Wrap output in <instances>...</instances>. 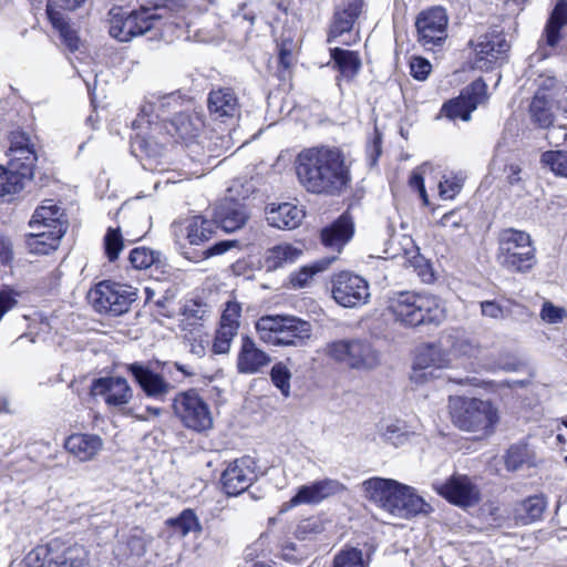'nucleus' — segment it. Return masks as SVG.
<instances>
[{"label":"nucleus","mask_w":567,"mask_h":567,"mask_svg":"<svg viewBox=\"0 0 567 567\" xmlns=\"http://www.w3.org/2000/svg\"><path fill=\"white\" fill-rule=\"evenodd\" d=\"M300 184L313 194H339L350 182L342 152L336 147H312L300 152L296 159Z\"/></svg>","instance_id":"obj_1"},{"label":"nucleus","mask_w":567,"mask_h":567,"mask_svg":"<svg viewBox=\"0 0 567 567\" xmlns=\"http://www.w3.org/2000/svg\"><path fill=\"white\" fill-rule=\"evenodd\" d=\"M179 105V96L175 93L165 95H151V97L141 107V114L132 122V128L136 134L131 137L132 153L137 152L148 157L162 155L164 151V141L158 140L162 134L163 124L153 121V113L156 118L164 117L165 113L175 110Z\"/></svg>","instance_id":"obj_2"},{"label":"nucleus","mask_w":567,"mask_h":567,"mask_svg":"<svg viewBox=\"0 0 567 567\" xmlns=\"http://www.w3.org/2000/svg\"><path fill=\"white\" fill-rule=\"evenodd\" d=\"M450 409L453 424L477 439L491 436L499 421L497 408L488 400L457 396L450 400Z\"/></svg>","instance_id":"obj_3"},{"label":"nucleus","mask_w":567,"mask_h":567,"mask_svg":"<svg viewBox=\"0 0 567 567\" xmlns=\"http://www.w3.org/2000/svg\"><path fill=\"white\" fill-rule=\"evenodd\" d=\"M388 309L394 320L405 327L440 324L445 319L441 301L430 295L399 292L389 299Z\"/></svg>","instance_id":"obj_4"},{"label":"nucleus","mask_w":567,"mask_h":567,"mask_svg":"<svg viewBox=\"0 0 567 567\" xmlns=\"http://www.w3.org/2000/svg\"><path fill=\"white\" fill-rule=\"evenodd\" d=\"M89 550L73 537L64 535L39 545L25 556L28 567H84Z\"/></svg>","instance_id":"obj_5"},{"label":"nucleus","mask_w":567,"mask_h":567,"mask_svg":"<svg viewBox=\"0 0 567 567\" xmlns=\"http://www.w3.org/2000/svg\"><path fill=\"white\" fill-rule=\"evenodd\" d=\"M255 328L259 340L274 347H296L311 337L310 322L293 316H262Z\"/></svg>","instance_id":"obj_6"},{"label":"nucleus","mask_w":567,"mask_h":567,"mask_svg":"<svg viewBox=\"0 0 567 567\" xmlns=\"http://www.w3.org/2000/svg\"><path fill=\"white\" fill-rule=\"evenodd\" d=\"M323 353L351 370L371 371L380 365V354L372 344L361 339H342L329 342Z\"/></svg>","instance_id":"obj_7"},{"label":"nucleus","mask_w":567,"mask_h":567,"mask_svg":"<svg viewBox=\"0 0 567 567\" xmlns=\"http://www.w3.org/2000/svg\"><path fill=\"white\" fill-rule=\"evenodd\" d=\"M534 260V248L527 233L504 229L498 236L497 261L511 271H525Z\"/></svg>","instance_id":"obj_8"},{"label":"nucleus","mask_w":567,"mask_h":567,"mask_svg":"<svg viewBox=\"0 0 567 567\" xmlns=\"http://www.w3.org/2000/svg\"><path fill=\"white\" fill-rule=\"evenodd\" d=\"M473 50L472 66L481 71H489L502 65L511 49L506 35L496 29L476 34L470 40Z\"/></svg>","instance_id":"obj_9"},{"label":"nucleus","mask_w":567,"mask_h":567,"mask_svg":"<svg viewBox=\"0 0 567 567\" xmlns=\"http://www.w3.org/2000/svg\"><path fill=\"white\" fill-rule=\"evenodd\" d=\"M159 10L158 3H155L153 7L141 4L138 10H134L125 16L114 13L113 9L111 11L110 35L121 42H127L134 37L146 33L162 20Z\"/></svg>","instance_id":"obj_10"},{"label":"nucleus","mask_w":567,"mask_h":567,"mask_svg":"<svg viewBox=\"0 0 567 567\" xmlns=\"http://www.w3.org/2000/svg\"><path fill=\"white\" fill-rule=\"evenodd\" d=\"M136 296L134 287L110 280L99 282L89 291V300L94 309L114 317L127 312Z\"/></svg>","instance_id":"obj_11"},{"label":"nucleus","mask_w":567,"mask_h":567,"mask_svg":"<svg viewBox=\"0 0 567 567\" xmlns=\"http://www.w3.org/2000/svg\"><path fill=\"white\" fill-rule=\"evenodd\" d=\"M175 415L188 429L204 432L213 427V415L206 401L194 390L178 393L173 401Z\"/></svg>","instance_id":"obj_12"},{"label":"nucleus","mask_w":567,"mask_h":567,"mask_svg":"<svg viewBox=\"0 0 567 567\" xmlns=\"http://www.w3.org/2000/svg\"><path fill=\"white\" fill-rule=\"evenodd\" d=\"M449 16L442 7L421 11L415 20L417 42L426 50L441 48L447 39Z\"/></svg>","instance_id":"obj_13"},{"label":"nucleus","mask_w":567,"mask_h":567,"mask_svg":"<svg viewBox=\"0 0 567 567\" xmlns=\"http://www.w3.org/2000/svg\"><path fill=\"white\" fill-rule=\"evenodd\" d=\"M332 297L344 308L361 307L370 300V287L361 276L342 271L332 279Z\"/></svg>","instance_id":"obj_14"},{"label":"nucleus","mask_w":567,"mask_h":567,"mask_svg":"<svg viewBox=\"0 0 567 567\" xmlns=\"http://www.w3.org/2000/svg\"><path fill=\"white\" fill-rule=\"evenodd\" d=\"M91 391L93 395L101 396L109 409L132 414L126 405L133 399V389L125 378H99L93 381Z\"/></svg>","instance_id":"obj_15"},{"label":"nucleus","mask_w":567,"mask_h":567,"mask_svg":"<svg viewBox=\"0 0 567 567\" xmlns=\"http://www.w3.org/2000/svg\"><path fill=\"white\" fill-rule=\"evenodd\" d=\"M432 486L437 494L461 507L473 506L480 502V489L466 475L454 474L446 481L436 480Z\"/></svg>","instance_id":"obj_16"},{"label":"nucleus","mask_w":567,"mask_h":567,"mask_svg":"<svg viewBox=\"0 0 567 567\" xmlns=\"http://www.w3.org/2000/svg\"><path fill=\"white\" fill-rule=\"evenodd\" d=\"M486 91V83L478 79L465 87L457 99L445 103L441 112L450 120L468 121L471 113L487 100Z\"/></svg>","instance_id":"obj_17"},{"label":"nucleus","mask_w":567,"mask_h":567,"mask_svg":"<svg viewBox=\"0 0 567 567\" xmlns=\"http://www.w3.org/2000/svg\"><path fill=\"white\" fill-rule=\"evenodd\" d=\"M256 463L244 456L229 463L221 474L223 488L227 495L237 496L245 492L256 480Z\"/></svg>","instance_id":"obj_18"},{"label":"nucleus","mask_w":567,"mask_h":567,"mask_svg":"<svg viewBox=\"0 0 567 567\" xmlns=\"http://www.w3.org/2000/svg\"><path fill=\"white\" fill-rule=\"evenodd\" d=\"M451 360L447 353L435 344L420 348L415 354L411 380L422 383L434 377L435 370L449 368Z\"/></svg>","instance_id":"obj_19"},{"label":"nucleus","mask_w":567,"mask_h":567,"mask_svg":"<svg viewBox=\"0 0 567 567\" xmlns=\"http://www.w3.org/2000/svg\"><path fill=\"white\" fill-rule=\"evenodd\" d=\"M344 486L338 480L323 478L310 484L301 485L296 495L284 506L286 509L300 505H317L328 497L342 492Z\"/></svg>","instance_id":"obj_20"},{"label":"nucleus","mask_w":567,"mask_h":567,"mask_svg":"<svg viewBox=\"0 0 567 567\" xmlns=\"http://www.w3.org/2000/svg\"><path fill=\"white\" fill-rule=\"evenodd\" d=\"M399 487L400 482L383 477H371L361 484L364 498L391 516Z\"/></svg>","instance_id":"obj_21"},{"label":"nucleus","mask_w":567,"mask_h":567,"mask_svg":"<svg viewBox=\"0 0 567 567\" xmlns=\"http://www.w3.org/2000/svg\"><path fill=\"white\" fill-rule=\"evenodd\" d=\"M126 370L147 398L163 401L173 390V385L162 374L143 363L127 364Z\"/></svg>","instance_id":"obj_22"},{"label":"nucleus","mask_w":567,"mask_h":567,"mask_svg":"<svg viewBox=\"0 0 567 567\" xmlns=\"http://www.w3.org/2000/svg\"><path fill=\"white\" fill-rule=\"evenodd\" d=\"M215 229L214 220L195 215L172 224L171 230L176 243L186 239L190 245H202L208 241Z\"/></svg>","instance_id":"obj_23"},{"label":"nucleus","mask_w":567,"mask_h":567,"mask_svg":"<svg viewBox=\"0 0 567 567\" xmlns=\"http://www.w3.org/2000/svg\"><path fill=\"white\" fill-rule=\"evenodd\" d=\"M271 362V357L260 349L249 336H243L236 358V369L240 374L260 373Z\"/></svg>","instance_id":"obj_24"},{"label":"nucleus","mask_w":567,"mask_h":567,"mask_svg":"<svg viewBox=\"0 0 567 567\" xmlns=\"http://www.w3.org/2000/svg\"><path fill=\"white\" fill-rule=\"evenodd\" d=\"M249 214L243 203L225 197L214 207L213 220L226 233H233L246 225Z\"/></svg>","instance_id":"obj_25"},{"label":"nucleus","mask_w":567,"mask_h":567,"mask_svg":"<svg viewBox=\"0 0 567 567\" xmlns=\"http://www.w3.org/2000/svg\"><path fill=\"white\" fill-rule=\"evenodd\" d=\"M431 511L429 503L420 496L412 486L400 483L396 504L392 507V516L401 519H410Z\"/></svg>","instance_id":"obj_26"},{"label":"nucleus","mask_w":567,"mask_h":567,"mask_svg":"<svg viewBox=\"0 0 567 567\" xmlns=\"http://www.w3.org/2000/svg\"><path fill=\"white\" fill-rule=\"evenodd\" d=\"M103 447V439L93 433H73L64 442V449L80 462L94 460Z\"/></svg>","instance_id":"obj_27"},{"label":"nucleus","mask_w":567,"mask_h":567,"mask_svg":"<svg viewBox=\"0 0 567 567\" xmlns=\"http://www.w3.org/2000/svg\"><path fill=\"white\" fill-rule=\"evenodd\" d=\"M208 111L215 120L236 118L240 112L237 95L231 89L212 90L207 100Z\"/></svg>","instance_id":"obj_28"},{"label":"nucleus","mask_w":567,"mask_h":567,"mask_svg":"<svg viewBox=\"0 0 567 567\" xmlns=\"http://www.w3.org/2000/svg\"><path fill=\"white\" fill-rule=\"evenodd\" d=\"M363 0H339L336 4L334 19L330 30V37L337 38L350 32L363 12Z\"/></svg>","instance_id":"obj_29"},{"label":"nucleus","mask_w":567,"mask_h":567,"mask_svg":"<svg viewBox=\"0 0 567 567\" xmlns=\"http://www.w3.org/2000/svg\"><path fill=\"white\" fill-rule=\"evenodd\" d=\"M203 127V122L197 115L187 113H178L171 121L164 122L163 128L165 133L158 134V140L167 142L166 135L176 136L183 141H192L195 138Z\"/></svg>","instance_id":"obj_30"},{"label":"nucleus","mask_w":567,"mask_h":567,"mask_svg":"<svg viewBox=\"0 0 567 567\" xmlns=\"http://www.w3.org/2000/svg\"><path fill=\"white\" fill-rule=\"evenodd\" d=\"M353 235V220L349 214H342L331 226L321 231V241L326 248L340 252Z\"/></svg>","instance_id":"obj_31"},{"label":"nucleus","mask_w":567,"mask_h":567,"mask_svg":"<svg viewBox=\"0 0 567 567\" xmlns=\"http://www.w3.org/2000/svg\"><path fill=\"white\" fill-rule=\"evenodd\" d=\"M25 237L27 248L31 254L47 255L59 247L60 239L65 234L61 226L58 229L31 228Z\"/></svg>","instance_id":"obj_32"},{"label":"nucleus","mask_w":567,"mask_h":567,"mask_svg":"<svg viewBox=\"0 0 567 567\" xmlns=\"http://www.w3.org/2000/svg\"><path fill=\"white\" fill-rule=\"evenodd\" d=\"M305 217V212L291 203H282L267 212V221L279 229H295Z\"/></svg>","instance_id":"obj_33"},{"label":"nucleus","mask_w":567,"mask_h":567,"mask_svg":"<svg viewBox=\"0 0 567 567\" xmlns=\"http://www.w3.org/2000/svg\"><path fill=\"white\" fill-rule=\"evenodd\" d=\"M63 212L52 199H47L39 206L29 223L30 228L58 229L61 226L66 231V223L62 220Z\"/></svg>","instance_id":"obj_34"},{"label":"nucleus","mask_w":567,"mask_h":567,"mask_svg":"<svg viewBox=\"0 0 567 567\" xmlns=\"http://www.w3.org/2000/svg\"><path fill=\"white\" fill-rule=\"evenodd\" d=\"M567 27V1L559 0L553 9L544 30L546 44L555 48L564 38V28Z\"/></svg>","instance_id":"obj_35"},{"label":"nucleus","mask_w":567,"mask_h":567,"mask_svg":"<svg viewBox=\"0 0 567 567\" xmlns=\"http://www.w3.org/2000/svg\"><path fill=\"white\" fill-rule=\"evenodd\" d=\"M302 249L291 244H279L268 249L266 254V266L269 270H276L298 260Z\"/></svg>","instance_id":"obj_36"},{"label":"nucleus","mask_w":567,"mask_h":567,"mask_svg":"<svg viewBox=\"0 0 567 567\" xmlns=\"http://www.w3.org/2000/svg\"><path fill=\"white\" fill-rule=\"evenodd\" d=\"M530 118L542 128H548L554 124L555 114L550 100L544 94H536L529 106Z\"/></svg>","instance_id":"obj_37"},{"label":"nucleus","mask_w":567,"mask_h":567,"mask_svg":"<svg viewBox=\"0 0 567 567\" xmlns=\"http://www.w3.org/2000/svg\"><path fill=\"white\" fill-rule=\"evenodd\" d=\"M10 163L9 166L17 171L27 179L33 177V171L38 159L35 147L20 148L9 152Z\"/></svg>","instance_id":"obj_38"},{"label":"nucleus","mask_w":567,"mask_h":567,"mask_svg":"<svg viewBox=\"0 0 567 567\" xmlns=\"http://www.w3.org/2000/svg\"><path fill=\"white\" fill-rule=\"evenodd\" d=\"M331 58L344 78L352 79L361 68V60L354 51L334 48Z\"/></svg>","instance_id":"obj_39"},{"label":"nucleus","mask_w":567,"mask_h":567,"mask_svg":"<svg viewBox=\"0 0 567 567\" xmlns=\"http://www.w3.org/2000/svg\"><path fill=\"white\" fill-rule=\"evenodd\" d=\"M546 508V503L540 496H532L523 501L516 508V519L526 525L539 519Z\"/></svg>","instance_id":"obj_40"},{"label":"nucleus","mask_w":567,"mask_h":567,"mask_svg":"<svg viewBox=\"0 0 567 567\" xmlns=\"http://www.w3.org/2000/svg\"><path fill=\"white\" fill-rule=\"evenodd\" d=\"M534 465V453L526 444L512 445L505 455V466L508 471H518L524 466Z\"/></svg>","instance_id":"obj_41"},{"label":"nucleus","mask_w":567,"mask_h":567,"mask_svg":"<svg viewBox=\"0 0 567 567\" xmlns=\"http://www.w3.org/2000/svg\"><path fill=\"white\" fill-rule=\"evenodd\" d=\"M25 179L12 167L6 168L0 165V197L12 196L21 192Z\"/></svg>","instance_id":"obj_42"},{"label":"nucleus","mask_w":567,"mask_h":567,"mask_svg":"<svg viewBox=\"0 0 567 567\" xmlns=\"http://www.w3.org/2000/svg\"><path fill=\"white\" fill-rule=\"evenodd\" d=\"M168 523L174 528V532L181 536L202 530L197 516L190 509L183 511L178 517L169 519Z\"/></svg>","instance_id":"obj_43"},{"label":"nucleus","mask_w":567,"mask_h":567,"mask_svg":"<svg viewBox=\"0 0 567 567\" xmlns=\"http://www.w3.org/2000/svg\"><path fill=\"white\" fill-rule=\"evenodd\" d=\"M379 433L384 441L395 446L403 444L406 440L405 425L400 421H385L381 423Z\"/></svg>","instance_id":"obj_44"},{"label":"nucleus","mask_w":567,"mask_h":567,"mask_svg":"<svg viewBox=\"0 0 567 567\" xmlns=\"http://www.w3.org/2000/svg\"><path fill=\"white\" fill-rule=\"evenodd\" d=\"M542 164L556 176L567 178V152L547 151L542 155Z\"/></svg>","instance_id":"obj_45"},{"label":"nucleus","mask_w":567,"mask_h":567,"mask_svg":"<svg viewBox=\"0 0 567 567\" xmlns=\"http://www.w3.org/2000/svg\"><path fill=\"white\" fill-rule=\"evenodd\" d=\"M332 567H368L362 550L355 547L341 549L333 558Z\"/></svg>","instance_id":"obj_46"},{"label":"nucleus","mask_w":567,"mask_h":567,"mask_svg":"<svg viewBox=\"0 0 567 567\" xmlns=\"http://www.w3.org/2000/svg\"><path fill=\"white\" fill-rule=\"evenodd\" d=\"M450 350L456 357H476L480 348L470 338L461 334L449 336Z\"/></svg>","instance_id":"obj_47"},{"label":"nucleus","mask_w":567,"mask_h":567,"mask_svg":"<svg viewBox=\"0 0 567 567\" xmlns=\"http://www.w3.org/2000/svg\"><path fill=\"white\" fill-rule=\"evenodd\" d=\"M292 373L285 362H277L270 371V378L274 385L281 392L285 398L290 395V380Z\"/></svg>","instance_id":"obj_48"},{"label":"nucleus","mask_w":567,"mask_h":567,"mask_svg":"<svg viewBox=\"0 0 567 567\" xmlns=\"http://www.w3.org/2000/svg\"><path fill=\"white\" fill-rule=\"evenodd\" d=\"M336 257H332L328 260L316 262L311 266L302 267L298 272L293 274L291 277V282L293 287L303 288L308 285L309 280L318 272L324 270L328 265L334 260Z\"/></svg>","instance_id":"obj_49"},{"label":"nucleus","mask_w":567,"mask_h":567,"mask_svg":"<svg viewBox=\"0 0 567 567\" xmlns=\"http://www.w3.org/2000/svg\"><path fill=\"white\" fill-rule=\"evenodd\" d=\"M123 237L118 228H109L104 237L105 255L110 261L118 258L123 250Z\"/></svg>","instance_id":"obj_50"},{"label":"nucleus","mask_w":567,"mask_h":567,"mask_svg":"<svg viewBox=\"0 0 567 567\" xmlns=\"http://www.w3.org/2000/svg\"><path fill=\"white\" fill-rule=\"evenodd\" d=\"M237 332L238 330L234 329L231 326L228 328L219 324L213 342V351L218 354L228 353L231 341L237 336Z\"/></svg>","instance_id":"obj_51"},{"label":"nucleus","mask_w":567,"mask_h":567,"mask_svg":"<svg viewBox=\"0 0 567 567\" xmlns=\"http://www.w3.org/2000/svg\"><path fill=\"white\" fill-rule=\"evenodd\" d=\"M156 258L155 252L145 247L134 248L130 252V261L136 269H146L151 267Z\"/></svg>","instance_id":"obj_52"},{"label":"nucleus","mask_w":567,"mask_h":567,"mask_svg":"<svg viewBox=\"0 0 567 567\" xmlns=\"http://www.w3.org/2000/svg\"><path fill=\"white\" fill-rule=\"evenodd\" d=\"M567 311L563 307L555 306L550 301H545L540 310V318L549 324H556L564 321Z\"/></svg>","instance_id":"obj_53"},{"label":"nucleus","mask_w":567,"mask_h":567,"mask_svg":"<svg viewBox=\"0 0 567 567\" xmlns=\"http://www.w3.org/2000/svg\"><path fill=\"white\" fill-rule=\"evenodd\" d=\"M241 307L236 301H228L226 303V308L223 311L220 323L224 327H234V329H239V318H240Z\"/></svg>","instance_id":"obj_54"},{"label":"nucleus","mask_w":567,"mask_h":567,"mask_svg":"<svg viewBox=\"0 0 567 567\" xmlns=\"http://www.w3.org/2000/svg\"><path fill=\"white\" fill-rule=\"evenodd\" d=\"M462 186V179L457 177H444L439 184L441 198L453 199L461 192Z\"/></svg>","instance_id":"obj_55"},{"label":"nucleus","mask_w":567,"mask_h":567,"mask_svg":"<svg viewBox=\"0 0 567 567\" xmlns=\"http://www.w3.org/2000/svg\"><path fill=\"white\" fill-rule=\"evenodd\" d=\"M323 532V525L321 520L317 518H309L302 520L297 527V537L300 539L311 538L312 535H317Z\"/></svg>","instance_id":"obj_56"},{"label":"nucleus","mask_w":567,"mask_h":567,"mask_svg":"<svg viewBox=\"0 0 567 567\" xmlns=\"http://www.w3.org/2000/svg\"><path fill=\"white\" fill-rule=\"evenodd\" d=\"M410 70H411V75L415 80L424 81L429 76V74L432 70V65L426 59L421 58V56H415L410 62Z\"/></svg>","instance_id":"obj_57"},{"label":"nucleus","mask_w":567,"mask_h":567,"mask_svg":"<svg viewBox=\"0 0 567 567\" xmlns=\"http://www.w3.org/2000/svg\"><path fill=\"white\" fill-rule=\"evenodd\" d=\"M148 542H150L148 537L143 535L142 532L136 530V533H134L130 536L127 546L133 555L142 556L146 551Z\"/></svg>","instance_id":"obj_58"},{"label":"nucleus","mask_w":567,"mask_h":567,"mask_svg":"<svg viewBox=\"0 0 567 567\" xmlns=\"http://www.w3.org/2000/svg\"><path fill=\"white\" fill-rule=\"evenodd\" d=\"M439 225L451 231L457 230L463 227V217L458 210H451L442 216Z\"/></svg>","instance_id":"obj_59"},{"label":"nucleus","mask_w":567,"mask_h":567,"mask_svg":"<svg viewBox=\"0 0 567 567\" xmlns=\"http://www.w3.org/2000/svg\"><path fill=\"white\" fill-rule=\"evenodd\" d=\"M35 147L34 142L32 141V137L27 134L25 132H13L11 135V146L9 148V152L18 151L20 148H32Z\"/></svg>","instance_id":"obj_60"},{"label":"nucleus","mask_w":567,"mask_h":567,"mask_svg":"<svg viewBox=\"0 0 567 567\" xmlns=\"http://www.w3.org/2000/svg\"><path fill=\"white\" fill-rule=\"evenodd\" d=\"M237 245L236 240H221L213 246H210L208 249L203 251V258L208 259L214 256H220L228 251L230 248L235 247Z\"/></svg>","instance_id":"obj_61"},{"label":"nucleus","mask_w":567,"mask_h":567,"mask_svg":"<svg viewBox=\"0 0 567 567\" xmlns=\"http://www.w3.org/2000/svg\"><path fill=\"white\" fill-rule=\"evenodd\" d=\"M482 514L486 523L493 527H501L504 524L505 517L497 506L488 505Z\"/></svg>","instance_id":"obj_62"},{"label":"nucleus","mask_w":567,"mask_h":567,"mask_svg":"<svg viewBox=\"0 0 567 567\" xmlns=\"http://www.w3.org/2000/svg\"><path fill=\"white\" fill-rule=\"evenodd\" d=\"M481 311L484 317L491 319H502L504 318V309L501 305L495 301H483L481 302Z\"/></svg>","instance_id":"obj_63"},{"label":"nucleus","mask_w":567,"mask_h":567,"mask_svg":"<svg viewBox=\"0 0 567 567\" xmlns=\"http://www.w3.org/2000/svg\"><path fill=\"white\" fill-rule=\"evenodd\" d=\"M16 303V295L11 290H0V320Z\"/></svg>","instance_id":"obj_64"}]
</instances>
